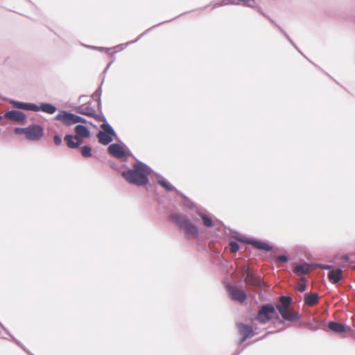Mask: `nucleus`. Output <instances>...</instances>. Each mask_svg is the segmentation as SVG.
I'll return each instance as SVG.
<instances>
[{"label":"nucleus","mask_w":355,"mask_h":355,"mask_svg":"<svg viewBox=\"0 0 355 355\" xmlns=\"http://www.w3.org/2000/svg\"><path fill=\"white\" fill-rule=\"evenodd\" d=\"M95 50L99 51H106L107 53H110V51L111 50L110 48H106V47H101V46H96Z\"/></svg>","instance_id":"obj_41"},{"label":"nucleus","mask_w":355,"mask_h":355,"mask_svg":"<svg viewBox=\"0 0 355 355\" xmlns=\"http://www.w3.org/2000/svg\"><path fill=\"white\" fill-rule=\"evenodd\" d=\"M9 103L13 107L24 110L35 112L37 107V104L34 103H26L13 99L10 100Z\"/></svg>","instance_id":"obj_14"},{"label":"nucleus","mask_w":355,"mask_h":355,"mask_svg":"<svg viewBox=\"0 0 355 355\" xmlns=\"http://www.w3.org/2000/svg\"><path fill=\"white\" fill-rule=\"evenodd\" d=\"M232 237L235 239L236 241H239L243 243L251 245L254 248L266 252H270L273 249L272 245H271L270 244L264 241L254 237L248 238L242 236H240V234L238 232H234V234L232 235Z\"/></svg>","instance_id":"obj_5"},{"label":"nucleus","mask_w":355,"mask_h":355,"mask_svg":"<svg viewBox=\"0 0 355 355\" xmlns=\"http://www.w3.org/2000/svg\"><path fill=\"white\" fill-rule=\"evenodd\" d=\"M328 329L336 334H342L351 329L349 327L336 321H330L328 324Z\"/></svg>","instance_id":"obj_16"},{"label":"nucleus","mask_w":355,"mask_h":355,"mask_svg":"<svg viewBox=\"0 0 355 355\" xmlns=\"http://www.w3.org/2000/svg\"><path fill=\"white\" fill-rule=\"evenodd\" d=\"M0 327L10 336L11 334L9 331L4 327V325L0 322Z\"/></svg>","instance_id":"obj_47"},{"label":"nucleus","mask_w":355,"mask_h":355,"mask_svg":"<svg viewBox=\"0 0 355 355\" xmlns=\"http://www.w3.org/2000/svg\"><path fill=\"white\" fill-rule=\"evenodd\" d=\"M10 337L16 343V345H17L20 348H21L28 354L34 355L19 340H17L12 334L10 336Z\"/></svg>","instance_id":"obj_31"},{"label":"nucleus","mask_w":355,"mask_h":355,"mask_svg":"<svg viewBox=\"0 0 355 355\" xmlns=\"http://www.w3.org/2000/svg\"><path fill=\"white\" fill-rule=\"evenodd\" d=\"M255 320L260 324H265L273 320H279L275 306L272 303L261 304L259 306L257 313L254 318Z\"/></svg>","instance_id":"obj_3"},{"label":"nucleus","mask_w":355,"mask_h":355,"mask_svg":"<svg viewBox=\"0 0 355 355\" xmlns=\"http://www.w3.org/2000/svg\"><path fill=\"white\" fill-rule=\"evenodd\" d=\"M290 260L289 257L287 255H279L275 258V261L277 263L282 262L287 263Z\"/></svg>","instance_id":"obj_36"},{"label":"nucleus","mask_w":355,"mask_h":355,"mask_svg":"<svg viewBox=\"0 0 355 355\" xmlns=\"http://www.w3.org/2000/svg\"><path fill=\"white\" fill-rule=\"evenodd\" d=\"M322 269H324V270H330V269H333V266H327L326 267H322Z\"/></svg>","instance_id":"obj_54"},{"label":"nucleus","mask_w":355,"mask_h":355,"mask_svg":"<svg viewBox=\"0 0 355 355\" xmlns=\"http://www.w3.org/2000/svg\"><path fill=\"white\" fill-rule=\"evenodd\" d=\"M184 13H182V14H180V15H178V16H175V17H174L173 19H169V20H166V21H164L162 22H160L159 24H157V25L159 26L161 24H163L164 23H167V22H169V21H171L172 20H173L175 18H178V17H180V16H182V15H184Z\"/></svg>","instance_id":"obj_45"},{"label":"nucleus","mask_w":355,"mask_h":355,"mask_svg":"<svg viewBox=\"0 0 355 355\" xmlns=\"http://www.w3.org/2000/svg\"><path fill=\"white\" fill-rule=\"evenodd\" d=\"M81 155L85 158L92 157V147L89 145H84L80 147Z\"/></svg>","instance_id":"obj_28"},{"label":"nucleus","mask_w":355,"mask_h":355,"mask_svg":"<svg viewBox=\"0 0 355 355\" xmlns=\"http://www.w3.org/2000/svg\"><path fill=\"white\" fill-rule=\"evenodd\" d=\"M228 4H235L234 1V0H223L220 3H216L215 6H226Z\"/></svg>","instance_id":"obj_39"},{"label":"nucleus","mask_w":355,"mask_h":355,"mask_svg":"<svg viewBox=\"0 0 355 355\" xmlns=\"http://www.w3.org/2000/svg\"><path fill=\"white\" fill-rule=\"evenodd\" d=\"M113 61H111L108 64L107 66L106 67V68L104 69L103 71V73H106L107 69L110 68V67L111 66V64H112Z\"/></svg>","instance_id":"obj_52"},{"label":"nucleus","mask_w":355,"mask_h":355,"mask_svg":"<svg viewBox=\"0 0 355 355\" xmlns=\"http://www.w3.org/2000/svg\"><path fill=\"white\" fill-rule=\"evenodd\" d=\"M243 279L246 286L259 293L265 289L266 284L258 276L255 271L249 270L247 267L244 268Z\"/></svg>","instance_id":"obj_4"},{"label":"nucleus","mask_w":355,"mask_h":355,"mask_svg":"<svg viewBox=\"0 0 355 355\" xmlns=\"http://www.w3.org/2000/svg\"><path fill=\"white\" fill-rule=\"evenodd\" d=\"M44 135V128L39 124L33 123L27 126V139L38 141Z\"/></svg>","instance_id":"obj_10"},{"label":"nucleus","mask_w":355,"mask_h":355,"mask_svg":"<svg viewBox=\"0 0 355 355\" xmlns=\"http://www.w3.org/2000/svg\"><path fill=\"white\" fill-rule=\"evenodd\" d=\"M157 26H158V25H154L152 27L146 29L144 33H142L141 35H139L135 40L129 41L126 43L118 44V45L114 46L113 49H115V51L112 53V55L114 53H117L118 51H121L124 50L128 45L138 42L144 35L147 34L150 30H152L153 28L157 27Z\"/></svg>","instance_id":"obj_15"},{"label":"nucleus","mask_w":355,"mask_h":355,"mask_svg":"<svg viewBox=\"0 0 355 355\" xmlns=\"http://www.w3.org/2000/svg\"><path fill=\"white\" fill-rule=\"evenodd\" d=\"M184 13H182V14H180V15H178V16H175V17H174L173 19H169V20H166V21H164L162 22H160L159 24H157V25L159 26L161 24H163L164 23H167V22H169V21H171L172 20H173L175 18H178V17H180V16H182V15H184Z\"/></svg>","instance_id":"obj_46"},{"label":"nucleus","mask_w":355,"mask_h":355,"mask_svg":"<svg viewBox=\"0 0 355 355\" xmlns=\"http://www.w3.org/2000/svg\"><path fill=\"white\" fill-rule=\"evenodd\" d=\"M91 112H85L86 116H91L96 119L98 122H102V123H108L103 113L102 112V109L101 110H98L99 113H96L95 109L93 110H90Z\"/></svg>","instance_id":"obj_23"},{"label":"nucleus","mask_w":355,"mask_h":355,"mask_svg":"<svg viewBox=\"0 0 355 355\" xmlns=\"http://www.w3.org/2000/svg\"><path fill=\"white\" fill-rule=\"evenodd\" d=\"M208 6H209L208 5H207V6H205V7L202 8L201 9H202V10H204V9L207 8Z\"/></svg>","instance_id":"obj_56"},{"label":"nucleus","mask_w":355,"mask_h":355,"mask_svg":"<svg viewBox=\"0 0 355 355\" xmlns=\"http://www.w3.org/2000/svg\"><path fill=\"white\" fill-rule=\"evenodd\" d=\"M275 306L279 316L281 315L282 317V318H279V320H277L279 324H284L286 321L297 322L300 320L301 316L300 313L293 308L289 309V313H288L286 307L283 305L277 304Z\"/></svg>","instance_id":"obj_7"},{"label":"nucleus","mask_w":355,"mask_h":355,"mask_svg":"<svg viewBox=\"0 0 355 355\" xmlns=\"http://www.w3.org/2000/svg\"><path fill=\"white\" fill-rule=\"evenodd\" d=\"M302 279L303 280V282L297 286V290L300 293L304 292L307 288L306 277H303Z\"/></svg>","instance_id":"obj_33"},{"label":"nucleus","mask_w":355,"mask_h":355,"mask_svg":"<svg viewBox=\"0 0 355 355\" xmlns=\"http://www.w3.org/2000/svg\"><path fill=\"white\" fill-rule=\"evenodd\" d=\"M319 295L317 293H306L304 297V303L308 306H313L318 303Z\"/></svg>","instance_id":"obj_21"},{"label":"nucleus","mask_w":355,"mask_h":355,"mask_svg":"<svg viewBox=\"0 0 355 355\" xmlns=\"http://www.w3.org/2000/svg\"><path fill=\"white\" fill-rule=\"evenodd\" d=\"M15 133L17 135H22L24 134L27 138V127L26 128H15Z\"/></svg>","instance_id":"obj_37"},{"label":"nucleus","mask_w":355,"mask_h":355,"mask_svg":"<svg viewBox=\"0 0 355 355\" xmlns=\"http://www.w3.org/2000/svg\"><path fill=\"white\" fill-rule=\"evenodd\" d=\"M76 114L67 110H60L55 116V120L60 121L67 126L75 124Z\"/></svg>","instance_id":"obj_11"},{"label":"nucleus","mask_w":355,"mask_h":355,"mask_svg":"<svg viewBox=\"0 0 355 355\" xmlns=\"http://www.w3.org/2000/svg\"><path fill=\"white\" fill-rule=\"evenodd\" d=\"M136 162L132 164V168H128L127 165L123 166L127 168L121 172L123 178L129 184L137 187H144L149 184V175L153 172V170L148 165L134 157Z\"/></svg>","instance_id":"obj_1"},{"label":"nucleus","mask_w":355,"mask_h":355,"mask_svg":"<svg viewBox=\"0 0 355 355\" xmlns=\"http://www.w3.org/2000/svg\"><path fill=\"white\" fill-rule=\"evenodd\" d=\"M247 339H248L247 338H245V337H244V336H242V337L241 338V339H240V340H239V345H241V344H242L243 343H244Z\"/></svg>","instance_id":"obj_49"},{"label":"nucleus","mask_w":355,"mask_h":355,"mask_svg":"<svg viewBox=\"0 0 355 355\" xmlns=\"http://www.w3.org/2000/svg\"><path fill=\"white\" fill-rule=\"evenodd\" d=\"M76 135L81 137L89 138L91 137V132L89 128L83 124H78L74 128Z\"/></svg>","instance_id":"obj_20"},{"label":"nucleus","mask_w":355,"mask_h":355,"mask_svg":"<svg viewBox=\"0 0 355 355\" xmlns=\"http://www.w3.org/2000/svg\"><path fill=\"white\" fill-rule=\"evenodd\" d=\"M266 19H268L271 23L275 24L276 26H277L279 28H281L280 26H279L275 21L272 19H271L269 16L268 17H266Z\"/></svg>","instance_id":"obj_50"},{"label":"nucleus","mask_w":355,"mask_h":355,"mask_svg":"<svg viewBox=\"0 0 355 355\" xmlns=\"http://www.w3.org/2000/svg\"><path fill=\"white\" fill-rule=\"evenodd\" d=\"M3 119V116L0 114V121Z\"/></svg>","instance_id":"obj_59"},{"label":"nucleus","mask_w":355,"mask_h":355,"mask_svg":"<svg viewBox=\"0 0 355 355\" xmlns=\"http://www.w3.org/2000/svg\"><path fill=\"white\" fill-rule=\"evenodd\" d=\"M151 174H153L155 177L157 179V182H158L159 180H160L162 178H164L162 175H161L159 173L155 172L153 171V172L151 173Z\"/></svg>","instance_id":"obj_43"},{"label":"nucleus","mask_w":355,"mask_h":355,"mask_svg":"<svg viewBox=\"0 0 355 355\" xmlns=\"http://www.w3.org/2000/svg\"><path fill=\"white\" fill-rule=\"evenodd\" d=\"M158 184H159L168 192L175 191L177 193V191H179L165 178H162L160 180H159Z\"/></svg>","instance_id":"obj_26"},{"label":"nucleus","mask_w":355,"mask_h":355,"mask_svg":"<svg viewBox=\"0 0 355 355\" xmlns=\"http://www.w3.org/2000/svg\"><path fill=\"white\" fill-rule=\"evenodd\" d=\"M300 53H301L303 57H305V55L304 54H302V53L300 51L299 52Z\"/></svg>","instance_id":"obj_57"},{"label":"nucleus","mask_w":355,"mask_h":355,"mask_svg":"<svg viewBox=\"0 0 355 355\" xmlns=\"http://www.w3.org/2000/svg\"><path fill=\"white\" fill-rule=\"evenodd\" d=\"M229 246L230 251L233 253H236L240 249L239 244L234 241H230L229 243Z\"/></svg>","instance_id":"obj_32"},{"label":"nucleus","mask_w":355,"mask_h":355,"mask_svg":"<svg viewBox=\"0 0 355 355\" xmlns=\"http://www.w3.org/2000/svg\"><path fill=\"white\" fill-rule=\"evenodd\" d=\"M109 165H110V166L112 168H113V169H114V170H116V171H120V168H119V166L116 163H114V162H110V164H109Z\"/></svg>","instance_id":"obj_42"},{"label":"nucleus","mask_w":355,"mask_h":355,"mask_svg":"<svg viewBox=\"0 0 355 355\" xmlns=\"http://www.w3.org/2000/svg\"><path fill=\"white\" fill-rule=\"evenodd\" d=\"M85 47L90 49H96L95 46H91V45H87V44H83Z\"/></svg>","instance_id":"obj_51"},{"label":"nucleus","mask_w":355,"mask_h":355,"mask_svg":"<svg viewBox=\"0 0 355 355\" xmlns=\"http://www.w3.org/2000/svg\"><path fill=\"white\" fill-rule=\"evenodd\" d=\"M169 219L182 231L187 239H198L200 230L198 226L186 215L182 214H172Z\"/></svg>","instance_id":"obj_2"},{"label":"nucleus","mask_w":355,"mask_h":355,"mask_svg":"<svg viewBox=\"0 0 355 355\" xmlns=\"http://www.w3.org/2000/svg\"><path fill=\"white\" fill-rule=\"evenodd\" d=\"M53 142L56 146H60L62 144V137L60 135L56 134L53 137Z\"/></svg>","instance_id":"obj_38"},{"label":"nucleus","mask_w":355,"mask_h":355,"mask_svg":"<svg viewBox=\"0 0 355 355\" xmlns=\"http://www.w3.org/2000/svg\"><path fill=\"white\" fill-rule=\"evenodd\" d=\"M74 139H75V144H76V148H78L80 147H81V145L83 144V141H84V139H87L86 137H81L78 135H76L74 136Z\"/></svg>","instance_id":"obj_34"},{"label":"nucleus","mask_w":355,"mask_h":355,"mask_svg":"<svg viewBox=\"0 0 355 355\" xmlns=\"http://www.w3.org/2000/svg\"><path fill=\"white\" fill-rule=\"evenodd\" d=\"M107 152L115 158L127 161L129 157H135L130 150L123 144L114 143L107 147Z\"/></svg>","instance_id":"obj_6"},{"label":"nucleus","mask_w":355,"mask_h":355,"mask_svg":"<svg viewBox=\"0 0 355 355\" xmlns=\"http://www.w3.org/2000/svg\"><path fill=\"white\" fill-rule=\"evenodd\" d=\"M86 96H85V95H81V96H80V97H79V101H80L83 98H85V97H86Z\"/></svg>","instance_id":"obj_55"},{"label":"nucleus","mask_w":355,"mask_h":355,"mask_svg":"<svg viewBox=\"0 0 355 355\" xmlns=\"http://www.w3.org/2000/svg\"><path fill=\"white\" fill-rule=\"evenodd\" d=\"M226 289L230 298L240 303L244 302L247 299L246 292L236 286L231 285L227 284L226 285Z\"/></svg>","instance_id":"obj_9"},{"label":"nucleus","mask_w":355,"mask_h":355,"mask_svg":"<svg viewBox=\"0 0 355 355\" xmlns=\"http://www.w3.org/2000/svg\"><path fill=\"white\" fill-rule=\"evenodd\" d=\"M343 271L341 268L332 269L328 273V279L333 284H337L343 279Z\"/></svg>","instance_id":"obj_17"},{"label":"nucleus","mask_w":355,"mask_h":355,"mask_svg":"<svg viewBox=\"0 0 355 355\" xmlns=\"http://www.w3.org/2000/svg\"><path fill=\"white\" fill-rule=\"evenodd\" d=\"M293 297L290 295H282L279 298V302L284 306H288L293 302Z\"/></svg>","instance_id":"obj_30"},{"label":"nucleus","mask_w":355,"mask_h":355,"mask_svg":"<svg viewBox=\"0 0 355 355\" xmlns=\"http://www.w3.org/2000/svg\"><path fill=\"white\" fill-rule=\"evenodd\" d=\"M57 111V107L50 103H41L39 105H37L35 112H42L44 113L53 114Z\"/></svg>","instance_id":"obj_18"},{"label":"nucleus","mask_w":355,"mask_h":355,"mask_svg":"<svg viewBox=\"0 0 355 355\" xmlns=\"http://www.w3.org/2000/svg\"><path fill=\"white\" fill-rule=\"evenodd\" d=\"M279 30L283 33L284 36L286 37L288 41L292 44V46L298 51L300 52V49L297 48V46L295 45V44L293 42V41L291 40V38L289 37V35L285 32L284 29L282 28H279Z\"/></svg>","instance_id":"obj_35"},{"label":"nucleus","mask_w":355,"mask_h":355,"mask_svg":"<svg viewBox=\"0 0 355 355\" xmlns=\"http://www.w3.org/2000/svg\"><path fill=\"white\" fill-rule=\"evenodd\" d=\"M243 349H244V347L241 348V349H238L236 353H235L233 355H239L243 352Z\"/></svg>","instance_id":"obj_53"},{"label":"nucleus","mask_w":355,"mask_h":355,"mask_svg":"<svg viewBox=\"0 0 355 355\" xmlns=\"http://www.w3.org/2000/svg\"><path fill=\"white\" fill-rule=\"evenodd\" d=\"M3 117L7 120L17 121L21 124H25L26 123V114L19 110H8L5 112Z\"/></svg>","instance_id":"obj_12"},{"label":"nucleus","mask_w":355,"mask_h":355,"mask_svg":"<svg viewBox=\"0 0 355 355\" xmlns=\"http://www.w3.org/2000/svg\"><path fill=\"white\" fill-rule=\"evenodd\" d=\"M300 53H301L303 57H305V55L304 54H302V53L300 51L299 52Z\"/></svg>","instance_id":"obj_58"},{"label":"nucleus","mask_w":355,"mask_h":355,"mask_svg":"<svg viewBox=\"0 0 355 355\" xmlns=\"http://www.w3.org/2000/svg\"><path fill=\"white\" fill-rule=\"evenodd\" d=\"M198 214L201 218L202 223L206 227L209 228L216 226L218 230H220V229H226V227L224 225L223 223H221L220 221L214 222L209 215L201 211H198Z\"/></svg>","instance_id":"obj_13"},{"label":"nucleus","mask_w":355,"mask_h":355,"mask_svg":"<svg viewBox=\"0 0 355 355\" xmlns=\"http://www.w3.org/2000/svg\"><path fill=\"white\" fill-rule=\"evenodd\" d=\"M257 11L261 15H263L264 17H268V15H267L263 11V10L261 8H257Z\"/></svg>","instance_id":"obj_48"},{"label":"nucleus","mask_w":355,"mask_h":355,"mask_svg":"<svg viewBox=\"0 0 355 355\" xmlns=\"http://www.w3.org/2000/svg\"><path fill=\"white\" fill-rule=\"evenodd\" d=\"M92 101H88L87 103L80 105L76 107H75L74 110L76 112L85 115V112H91L90 110H93L94 108L91 106Z\"/></svg>","instance_id":"obj_25"},{"label":"nucleus","mask_w":355,"mask_h":355,"mask_svg":"<svg viewBox=\"0 0 355 355\" xmlns=\"http://www.w3.org/2000/svg\"><path fill=\"white\" fill-rule=\"evenodd\" d=\"M104 78H103L101 85L99 87L96 89V90L94 92V93L92 94V97L97 96V98L96 100L97 103V110H101V94H102V85L103 83Z\"/></svg>","instance_id":"obj_27"},{"label":"nucleus","mask_w":355,"mask_h":355,"mask_svg":"<svg viewBox=\"0 0 355 355\" xmlns=\"http://www.w3.org/2000/svg\"><path fill=\"white\" fill-rule=\"evenodd\" d=\"M101 128V130L98 132L96 135L98 141L102 145H108L116 135V132L109 123H102Z\"/></svg>","instance_id":"obj_8"},{"label":"nucleus","mask_w":355,"mask_h":355,"mask_svg":"<svg viewBox=\"0 0 355 355\" xmlns=\"http://www.w3.org/2000/svg\"><path fill=\"white\" fill-rule=\"evenodd\" d=\"M238 329L240 334L247 338L254 336V329L252 327L244 323L238 324Z\"/></svg>","instance_id":"obj_19"},{"label":"nucleus","mask_w":355,"mask_h":355,"mask_svg":"<svg viewBox=\"0 0 355 355\" xmlns=\"http://www.w3.org/2000/svg\"><path fill=\"white\" fill-rule=\"evenodd\" d=\"M177 195L179 196L182 199V205L184 209H189L190 210H192L195 209V203L186 195H184L182 191H177Z\"/></svg>","instance_id":"obj_22"},{"label":"nucleus","mask_w":355,"mask_h":355,"mask_svg":"<svg viewBox=\"0 0 355 355\" xmlns=\"http://www.w3.org/2000/svg\"><path fill=\"white\" fill-rule=\"evenodd\" d=\"M80 123L83 124L88 123L87 120L79 115L76 114L75 124Z\"/></svg>","instance_id":"obj_40"},{"label":"nucleus","mask_w":355,"mask_h":355,"mask_svg":"<svg viewBox=\"0 0 355 355\" xmlns=\"http://www.w3.org/2000/svg\"><path fill=\"white\" fill-rule=\"evenodd\" d=\"M67 146L71 149H76L74 136L70 134L66 135L64 137Z\"/></svg>","instance_id":"obj_29"},{"label":"nucleus","mask_w":355,"mask_h":355,"mask_svg":"<svg viewBox=\"0 0 355 355\" xmlns=\"http://www.w3.org/2000/svg\"><path fill=\"white\" fill-rule=\"evenodd\" d=\"M309 265L305 261L302 264H295L293 267V272L297 275H306L309 272Z\"/></svg>","instance_id":"obj_24"},{"label":"nucleus","mask_w":355,"mask_h":355,"mask_svg":"<svg viewBox=\"0 0 355 355\" xmlns=\"http://www.w3.org/2000/svg\"><path fill=\"white\" fill-rule=\"evenodd\" d=\"M184 13H182V14H180V15H178V16H175V17H174L173 19H169V20H166V21H164L162 22H160L159 24H157V25L159 26L161 24H163L164 23H167V22H169V21H171L172 20H173L175 18H178V17H180V16H182V15H184Z\"/></svg>","instance_id":"obj_44"}]
</instances>
